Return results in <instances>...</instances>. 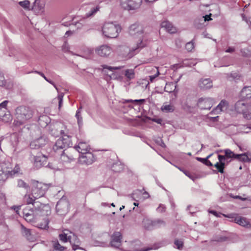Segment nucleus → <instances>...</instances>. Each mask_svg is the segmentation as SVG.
<instances>
[{"mask_svg":"<svg viewBox=\"0 0 251 251\" xmlns=\"http://www.w3.org/2000/svg\"><path fill=\"white\" fill-rule=\"evenodd\" d=\"M51 213V208L49 204L39 201L35 202L33 206H25L23 211V217L28 222L40 229L49 228V219L48 216Z\"/></svg>","mask_w":251,"mask_h":251,"instance_id":"1","label":"nucleus"},{"mask_svg":"<svg viewBox=\"0 0 251 251\" xmlns=\"http://www.w3.org/2000/svg\"><path fill=\"white\" fill-rule=\"evenodd\" d=\"M33 116V111L29 107L22 105L15 109V117L17 125H21L25 123Z\"/></svg>","mask_w":251,"mask_h":251,"instance_id":"2","label":"nucleus"},{"mask_svg":"<svg viewBox=\"0 0 251 251\" xmlns=\"http://www.w3.org/2000/svg\"><path fill=\"white\" fill-rule=\"evenodd\" d=\"M30 185L32 195L38 199L44 196L50 187L49 184L34 179L31 180Z\"/></svg>","mask_w":251,"mask_h":251,"instance_id":"3","label":"nucleus"},{"mask_svg":"<svg viewBox=\"0 0 251 251\" xmlns=\"http://www.w3.org/2000/svg\"><path fill=\"white\" fill-rule=\"evenodd\" d=\"M102 33L107 38H115L121 31V27L113 22L105 23L102 27Z\"/></svg>","mask_w":251,"mask_h":251,"instance_id":"4","label":"nucleus"},{"mask_svg":"<svg viewBox=\"0 0 251 251\" xmlns=\"http://www.w3.org/2000/svg\"><path fill=\"white\" fill-rule=\"evenodd\" d=\"M236 110L242 113L244 118L251 119V103H245L242 100L237 101L235 105Z\"/></svg>","mask_w":251,"mask_h":251,"instance_id":"5","label":"nucleus"},{"mask_svg":"<svg viewBox=\"0 0 251 251\" xmlns=\"http://www.w3.org/2000/svg\"><path fill=\"white\" fill-rule=\"evenodd\" d=\"M71 145H72L71 137L67 135L62 134V137L56 141L55 144L53 147V149L55 151H57L60 149H63L68 147Z\"/></svg>","mask_w":251,"mask_h":251,"instance_id":"6","label":"nucleus"},{"mask_svg":"<svg viewBox=\"0 0 251 251\" xmlns=\"http://www.w3.org/2000/svg\"><path fill=\"white\" fill-rule=\"evenodd\" d=\"M142 1V0H121V5L125 10H134L139 7Z\"/></svg>","mask_w":251,"mask_h":251,"instance_id":"7","label":"nucleus"},{"mask_svg":"<svg viewBox=\"0 0 251 251\" xmlns=\"http://www.w3.org/2000/svg\"><path fill=\"white\" fill-rule=\"evenodd\" d=\"M112 48L106 45H101L95 49V52L98 55L106 57L109 56L112 52Z\"/></svg>","mask_w":251,"mask_h":251,"instance_id":"8","label":"nucleus"},{"mask_svg":"<svg viewBox=\"0 0 251 251\" xmlns=\"http://www.w3.org/2000/svg\"><path fill=\"white\" fill-rule=\"evenodd\" d=\"M214 103V100L209 98H201L197 105L201 109H210Z\"/></svg>","mask_w":251,"mask_h":251,"instance_id":"9","label":"nucleus"},{"mask_svg":"<svg viewBox=\"0 0 251 251\" xmlns=\"http://www.w3.org/2000/svg\"><path fill=\"white\" fill-rule=\"evenodd\" d=\"M228 102L225 100H222L219 104L214 108L210 112V114L217 115L221 113L222 112L226 111L228 108Z\"/></svg>","mask_w":251,"mask_h":251,"instance_id":"10","label":"nucleus"},{"mask_svg":"<svg viewBox=\"0 0 251 251\" xmlns=\"http://www.w3.org/2000/svg\"><path fill=\"white\" fill-rule=\"evenodd\" d=\"M129 33L132 36H140L143 34V27L139 24H134L129 28Z\"/></svg>","mask_w":251,"mask_h":251,"instance_id":"11","label":"nucleus"},{"mask_svg":"<svg viewBox=\"0 0 251 251\" xmlns=\"http://www.w3.org/2000/svg\"><path fill=\"white\" fill-rule=\"evenodd\" d=\"M48 143V140L44 137L35 139L30 144V147L32 149H36L44 146Z\"/></svg>","mask_w":251,"mask_h":251,"instance_id":"12","label":"nucleus"},{"mask_svg":"<svg viewBox=\"0 0 251 251\" xmlns=\"http://www.w3.org/2000/svg\"><path fill=\"white\" fill-rule=\"evenodd\" d=\"M75 149L76 151L81 153L82 155L90 152V147L88 144L85 142H80L78 145L75 147Z\"/></svg>","mask_w":251,"mask_h":251,"instance_id":"13","label":"nucleus"},{"mask_svg":"<svg viewBox=\"0 0 251 251\" xmlns=\"http://www.w3.org/2000/svg\"><path fill=\"white\" fill-rule=\"evenodd\" d=\"M95 158L93 153L88 152L79 156V162L82 164H91L94 161Z\"/></svg>","mask_w":251,"mask_h":251,"instance_id":"14","label":"nucleus"},{"mask_svg":"<svg viewBox=\"0 0 251 251\" xmlns=\"http://www.w3.org/2000/svg\"><path fill=\"white\" fill-rule=\"evenodd\" d=\"M142 39L140 38L138 40L136 38L134 39V42H136V44L135 46H133L131 47L132 51H135L147 46L148 41L144 38V35H142Z\"/></svg>","mask_w":251,"mask_h":251,"instance_id":"15","label":"nucleus"},{"mask_svg":"<svg viewBox=\"0 0 251 251\" xmlns=\"http://www.w3.org/2000/svg\"><path fill=\"white\" fill-rule=\"evenodd\" d=\"M122 234L119 232H116L113 233L111 237L110 244L111 246L114 247H119L121 246Z\"/></svg>","mask_w":251,"mask_h":251,"instance_id":"16","label":"nucleus"},{"mask_svg":"<svg viewBox=\"0 0 251 251\" xmlns=\"http://www.w3.org/2000/svg\"><path fill=\"white\" fill-rule=\"evenodd\" d=\"M69 242L72 245V248L74 251H75L77 249L83 250L82 248L79 247L80 245V241L78 237L74 234L73 233Z\"/></svg>","mask_w":251,"mask_h":251,"instance_id":"17","label":"nucleus"},{"mask_svg":"<svg viewBox=\"0 0 251 251\" xmlns=\"http://www.w3.org/2000/svg\"><path fill=\"white\" fill-rule=\"evenodd\" d=\"M161 26L164 28L170 33H175L176 32V28L173 25L172 23L168 21H165L161 23Z\"/></svg>","mask_w":251,"mask_h":251,"instance_id":"18","label":"nucleus"},{"mask_svg":"<svg viewBox=\"0 0 251 251\" xmlns=\"http://www.w3.org/2000/svg\"><path fill=\"white\" fill-rule=\"evenodd\" d=\"M143 224L144 226V227L147 229H151L153 227H155L157 226V224L159 223H161L162 224H164V222L163 221H152L149 219H144L143 220Z\"/></svg>","mask_w":251,"mask_h":251,"instance_id":"19","label":"nucleus"},{"mask_svg":"<svg viewBox=\"0 0 251 251\" xmlns=\"http://www.w3.org/2000/svg\"><path fill=\"white\" fill-rule=\"evenodd\" d=\"M44 5L38 0L35 1L32 7V10L37 14H42L44 12Z\"/></svg>","mask_w":251,"mask_h":251,"instance_id":"20","label":"nucleus"},{"mask_svg":"<svg viewBox=\"0 0 251 251\" xmlns=\"http://www.w3.org/2000/svg\"><path fill=\"white\" fill-rule=\"evenodd\" d=\"M199 85L202 89H207L212 87V82L209 78L201 79L199 81Z\"/></svg>","mask_w":251,"mask_h":251,"instance_id":"21","label":"nucleus"},{"mask_svg":"<svg viewBox=\"0 0 251 251\" xmlns=\"http://www.w3.org/2000/svg\"><path fill=\"white\" fill-rule=\"evenodd\" d=\"M73 233L67 229H65L63 231V233L59 235V238L60 241L66 243L68 241H69L71 239Z\"/></svg>","mask_w":251,"mask_h":251,"instance_id":"22","label":"nucleus"},{"mask_svg":"<svg viewBox=\"0 0 251 251\" xmlns=\"http://www.w3.org/2000/svg\"><path fill=\"white\" fill-rule=\"evenodd\" d=\"M240 97L243 99L251 98V86H246L243 88L240 93Z\"/></svg>","mask_w":251,"mask_h":251,"instance_id":"23","label":"nucleus"},{"mask_svg":"<svg viewBox=\"0 0 251 251\" xmlns=\"http://www.w3.org/2000/svg\"><path fill=\"white\" fill-rule=\"evenodd\" d=\"M235 222L238 225L247 227H251V225L248 220L243 217H237L234 219Z\"/></svg>","mask_w":251,"mask_h":251,"instance_id":"24","label":"nucleus"},{"mask_svg":"<svg viewBox=\"0 0 251 251\" xmlns=\"http://www.w3.org/2000/svg\"><path fill=\"white\" fill-rule=\"evenodd\" d=\"M46 160L47 157L42 154H40L34 157V165L40 167L46 162Z\"/></svg>","mask_w":251,"mask_h":251,"instance_id":"25","label":"nucleus"},{"mask_svg":"<svg viewBox=\"0 0 251 251\" xmlns=\"http://www.w3.org/2000/svg\"><path fill=\"white\" fill-rule=\"evenodd\" d=\"M8 103L7 100H5L0 104V118L4 117L5 116H8L9 119L10 115L9 114H6L7 111L6 105Z\"/></svg>","mask_w":251,"mask_h":251,"instance_id":"26","label":"nucleus"},{"mask_svg":"<svg viewBox=\"0 0 251 251\" xmlns=\"http://www.w3.org/2000/svg\"><path fill=\"white\" fill-rule=\"evenodd\" d=\"M65 153L68 156L70 159L72 161L74 160L77 156V152L74 148H69L68 149L64 150Z\"/></svg>","mask_w":251,"mask_h":251,"instance_id":"27","label":"nucleus"},{"mask_svg":"<svg viewBox=\"0 0 251 251\" xmlns=\"http://www.w3.org/2000/svg\"><path fill=\"white\" fill-rule=\"evenodd\" d=\"M38 198H34V196L31 194H26L24 196V201L26 202L27 204H32V206H33V204L35 202H36L35 200Z\"/></svg>","mask_w":251,"mask_h":251,"instance_id":"28","label":"nucleus"},{"mask_svg":"<svg viewBox=\"0 0 251 251\" xmlns=\"http://www.w3.org/2000/svg\"><path fill=\"white\" fill-rule=\"evenodd\" d=\"M23 234L26 239L29 241H32L33 237L32 236L30 229L25 227L23 226H22Z\"/></svg>","mask_w":251,"mask_h":251,"instance_id":"29","label":"nucleus"},{"mask_svg":"<svg viewBox=\"0 0 251 251\" xmlns=\"http://www.w3.org/2000/svg\"><path fill=\"white\" fill-rule=\"evenodd\" d=\"M20 168L18 165H16L15 167L14 168L13 170L11 171H8L7 172H3L2 173H5V176H6V178L8 177L9 176H12L20 172Z\"/></svg>","mask_w":251,"mask_h":251,"instance_id":"30","label":"nucleus"},{"mask_svg":"<svg viewBox=\"0 0 251 251\" xmlns=\"http://www.w3.org/2000/svg\"><path fill=\"white\" fill-rule=\"evenodd\" d=\"M49 118L47 116H41L39 119V123L42 126H46L49 123Z\"/></svg>","mask_w":251,"mask_h":251,"instance_id":"31","label":"nucleus"},{"mask_svg":"<svg viewBox=\"0 0 251 251\" xmlns=\"http://www.w3.org/2000/svg\"><path fill=\"white\" fill-rule=\"evenodd\" d=\"M64 207V208L65 209V211H66L67 210V207H68V203L67 202H65L63 201H59L57 203V204L56 205V209L58 212H60V210H61L62 207Z\"/></svg>","mask_w":251,"mask_h":251,"instance_id":"32","label":"nucleus"},{"mask_svg":"<svg viewBox=\"0 0 251 251\" xmlns=\"http://www.w3.org/2000/svg\"><path fill=\"white\" fill-rule=\"evenodd\" d=\"M100 8V7L99 5H97L95 7L91 8L90 9V10L89 12H88L87 13H86V15H85L86 17L88 18L92 16H93L94 15H95L96 13L97 12L99 11Z\"/></svg>","mask_w":251,"mask_h":251,"instance_id":"33","label":"nucleus"},{"mask_svg":"<svg viewBox=\"0 0 251 251\" xmlns=\"http://www.w3.org/2000/svg\"><path fill=\"white\" fill-rule=\"evenodd\" d=\"M125 75L129 79H133L135 76L134 71L132 69H127L125 71Z\"/></svg>","mask_w":251,"mask_h":251,"instance_id":"34","label":"nucleus"},{"mask_svg":"<svg viewBox=\"0 0 251 251\" xmlns=\"http://www.w3.org/2000/svg\"><path fill=\"white\" fill-rule=\"evenodd\" d=\"M236 159L242 162H247L249 160L248 155L246 153L237 154Z\"/></svg>","mask_w":251,"mask_h":251,"instance_id":"35","label":"nucleus"},{"mask_svg":"<svg viewBox=\"0 0 251 251\" xmlns=\"http://www.w3.org/2000/svg\"><path fill=\"white\" fill-rule=\"evenodd\" d=\"M225 156L226 158L236 159V154H235L229 149H226L224 151Z\"/></svg>","mask_w":251,"mask_h":251,"instance_id":"36","label":"nucleus"},{"mask_svg":"<svg viewBox=\"0 0 251 251\" xmlns=\"http://www.w3.org/2000/svg\"><path fill=\"white\" fill-rule=\"evenodd\" d=\"M225 166V164H224L223 163H220L219 162H217L214 165V167L215 168H216V169L218 170V171L221 173H224Z\"/></svg>","mask_w":251,"mask_h":251,"instance_id":"37","label":"nucleus"},{"mask_svg":"<svg viewBox=\"0 0 251 251\" xmlns=\"http://www.w3.org/2000/svg\"><path fill=\"white\" fill-rule=\"evenodd\" d=\"M161 109L163 111L170 112L174 111V107L171 104L165 105L161 107Z\"/></svg>","mask_w":251,"mask_h":251,"instance_id":"38","label":"nucleus"},{"mask_svg":"<svg viewBox=\"0 0 251 251\" xmlns=\"http://www.w3.org/2000/svg\"><path fill=\"white\" fill-rule=\"evenodd\" d=\"M17 185L19 187H22L25 189H28L29 188L28 184L22 179L18 180Z\"/></svg>","mask_w":251,"mask_h":251,"instance_id":"39","label":"nucleus"},{"mask_svg":"<svg viewBox=\"0 0 251 251\" xmlns=\"http://www.w3.org/2000/svg\"><path fill=\"white\" fill-rule=\"evenodd\" d=\"M53 248L58 251H64L66 249V248L61 246L58 241L53 244Z\"/></svg>","mask_w":251,"mask_h":251,"instance_id":"40","label":"nucleus"},{"mask_svg":"<svg viewBox=\"0 0 251 251\" xmlns=\"http://www.w3.org/2000/svg\"><path fill=\"white\" fill-rule=\"evenodd\" d=\"M60 159L62 162H69L72 161V160L70 159L68 156L66 155L65 150L63 151V153L61 155Z\"/></svg>","mask_w":251,"mask_h":251,"instance_id":"41","label":"nucleus"},{"mask_svg":"<svg viewBox=\"0 0 251 251\" xmlns=\"http://www.w3.org/2000/svg\"><path fill=\"white\" fill-rule=\"evenodd\" d=\"M19 4L20 6L24 8L25 9H29L30 2L27 0H25L22 1H20Z\"/></svg>","mask_w":251,"mask_h":251,"instance_id":"42","label":"nucleus"},{"mask_svg":"<svg viewBox=\"0 0 251 251\" xmlns=\"http://www.w3.org/2000/svg\"><path fill=\"white\" fill-rule=\"evenodd\" d=\"M6 81L2 72L0 71V86H4L6 84Z\"/></svg>","mask_w":251,"mask_h":251,"instance_id":"43","label":"nucleus"},{"mask_svg":"<svg viewBox=\"0 0 251 251\" xmlns=\"http://www.w3.org/2000/svg\"><path fill=\"white\" fill-rule=\"evenodd\" d=\"M101 67H102L103 69H107L111 71H113V70H120L122 68V67H121V66L111 67V66H108L106 65H103L101 66Z\"/></svg>","mask_w":251,"mask_h":251,"instance_id":"44","label":"nucleus"},{"mask_svg":"<svg viewBox=\"0 0 251 251\" xmlns=\"http://www.w3.org/2000/svg\"><path fill=\"white\" fill-rule=\"evenodd\" d=\"M185 48L188 51H191L194 48V43L192 41L187 43L185 45Z\"/></svg>","mask_w":251,"mask_h":251,"instance_id":"45","label":"nucleus"},{"mask_svg":"<svg viewBox=\"0 0 251 251\" xmlns=\"http://www.w3.org/2000/svg\"><path fill=\"white\" fill-rule=\"evenodd\" d=\"M93 53V51L91 50L87 49L84 54V57L86 58H90L92 56V54Z\"/></svg>","mask_w":251,"mask_h":251,"instance_id":"46","label":"nucleus"},{"mask_svg":"<svg viewBox=\"0 0 251 251\" xmlns=\"http://www.w3.org/2000/svg\"><path fill=\"white\" fill-rule=\"evenodd\" d=\"M188 104H189V102L187 101H186L185 102H183L182 103V105L184 109L189 111L191 109V106L189 105Z\"/></svg>","mask_w":251,"mask_h":251,"instance_id":"47","label":"nucleus"},{"mask_svg":"<svg viewBox=\"0 0 251 251\" xmlns=\"http://www.w3.org/2000/svg\"><path fill=\"white\" fill-rule=\"evenodd\" d=\"M75 117L77 119V122L78 124H80L82 122V118L81 116L80 111L79 110H77L76 113L75 114Z\"/></svg>","mask_w":251,"mask_h":251,"instance_id":"48","label":"nucleus"},{"mask_svg":"<svg viewBox=\"0 0 251 251\" xmlns=\"http://www.w3.org/2000/svg\"><path fill=\"white\" fill-rule=\"evenodd\" d=\"M160 73L158 70L156 68V73L155 75L150 76V80L151 82H152L154 79L159 75Z\"/></svg>","mask_w":251,"mask_h":251,"instance_id":"49","label":"nucleus"},{"mask_svg":"<svg viewBox=\"0 0 251 251\" xmlns=\"http://www.w3.org/2000/svg\"><path fill=\"white\" fill-rule=\"evenodd\" d=\"M175 244L177 248L178 249H180L183 247V242L180 240H176L175 242Z\"/></svg>","mask_w":251,"mask_h":251,"instance_id":"50","label":"nucleus"},{"mask_svg":"<svg viewBox=\"0 0 251 251\" xmlns=\"http://www.w3.org/2000/svg\"><path fill=\"white\" fill-rule=\"evenodd\" d=\"M63 96L62 95H58V96L57 97V99L58 100V103H59V104H58L59 109H60V108L62 106V104L63 103Z\"/></svg>","mask_w":251,"mask_h":251,"instance_id":"51","label":"nucleus"},{"mask_svg":"<svg viewBox=\"0 0 251 251\" xmlns=\"http://www.w3.org/2000/svg\"><path fill=\"white\" fill-rule=\"evenodd\" d=\"M211 155H212V154H209L205 158H201V157H197V159L198 161H199L203 163V164H204V163L206 161L207 159H209L211 157Z\"/></svg>","mask_w":251,"mask_h":251,"instance_id":"52","label":"nucleus"},{"mask_svg":"<svg viewBox=\"0 0 251 251\" xmlns=\"http://www.w3.org/2000/svg\"><path fill=\"white\" fill-rule=\"evenodd\" d=\"M226 158L225 155H218V160H219V163H223L224 164H225V159Z\"/></svg>","mask_w":251,"mask_h":251,"instance_id":"53","label":"nucleus"},{"mask_svg":"<svg viewBox=\"0 0 251 251\" xmlns=\"http://www.w3.org/2000/svg\"><path fill=\"white\" fill-rule=\"evenodd\" d=\"M62 50L64 51L67 52L69 51V45L66 42H65L63 45L62 46Z\"/></svg>","mask_w":251,"mask_h":251,"instance_id":"54","label":"nucleus"},{"mask_svg":"<svg viewBox=\"0 0 251 251\" xmlns=\"http://www.w3.org/2000/svg\"><path fill=\"white\" fill-rule=\"evenodd\" d=\"M183 172L186 175V176H188L191 179L194 180L195 177H194V176L192 174H191V173L190 172H189L187 171H185Z\"/></svg>","mask_w":251,"mask_h":251,"instance_id":"55","label":"nucleus"},{"mask_svg":"<svg viewBox=\"0 0 251 251\" xmlns=\"http://www.w3.org/2000/svg\"><path fill=\"white\" fill-rule=\"evenodd\" d=\"M129 101L132 102H138L140 104H142L145 101V99H140V100H130Z\"/></svg>","mask_w":251,"mask_h":251,"instance_id":"56","label":"nucleus"},{"mask_svg":"<svg viewBox=\"0 0 251 251\" xmlns=\"http://www.w3.org/2000/svg\"><path fill=\"white\" fill-rule=\"evenodd\" d=\"M21 205L19 206H13L11 207L12 209H14L17 214H19V211L21 209Z\"/></svg>","mask_w":251,"mask_h":251,"instance_id":"57","label":"nucleus"},{"mask_svg":"<svg viewBox=\"0 0 251 251\" xmlns=\"http://www.w3.org/2000/svg\"><path fill=\"white\" fill-rule=\"evenodd\" d=\"M242 19L243 21H245L247 23H250L251 25V18L249 19L248 20L247 18L245 16L244 14L242 15Z\"/></svg>","mask_w":251,"mask_h":251,"instance_id":"58","label":"nucleus"},{"mask_svg":"<svg viewBox=\"0 0 251 251\" xmlns=\"http://www.w3.org/2000/svg\"><path fill=\"white\" fill-rule=\"evenodd\" d=\"M211 14H210L209 15H205V16H203V18H204L205 21H209L212 20L211 18Z\"/></svg>","mask_w":251,"mask_h":251,"instance_id":"59","label":"nucleus"},{"mask_svg":"<svg viewBox=\"0 0 251 251\" xmlns=\"http://www.w3.org/2000/svg\"><path fill=\"white\" fill-rule=\"evenodd\" d=\"M152 121L157 123V124H161V122H162V120L161 119H156V118H154V119H152Z\"/></svg>","mask_w":251,"mask_h":251,"instance_id":"60","label":"nucleus"},{"mask_svg":"<svg viewBox=\"0 0 251 251\" xmlns=\"http://www.w3.org/2000/svg\"><path fill=\"white\" fill-rule=\"evenodd\" d=\"M204 164L209 167L213 166V164L208 160V159H207L206 161L204 163Z\"/></svg>","mask_w":251,"mask_h":251,"instance_id":"61","label":"nucleus"},{"mask_svg":"<svg viewBox=\"0 0 251 251\" xmlns=\"http://www.w3.org/2000/svg\"><path fill=\"white\" fill-rule=\"evenodd\" d=\"M157 248H147L144 250H137V251H148L152 249H156Z\"/></svg>","mask_w":251,"mask_h":251,"instance_id":"62","label":"nucleus"},{"mask_svg":"<svg viewBox=\"0 0 251 251\" xmlns=\"http://www.w3.org/2000/svg\"><path fill=\"white\" fill-rule=\"evenodd\" d=\"M235 199H240L242 201H246L247 200V198H242V197L240 196H236L235 197H234Z\"/></svg>","mask_w":251,"mask_h":251,"instance_id":"63","label":"nucleus"},{"mask_svg":"<svg viewBox=\"0 0 251 251\" xmlns=\"http://www.w3.org/2000/svg\"><path fill=\"white\" fill-rule=\"evenodd\" d=\"M234 51V49L233 48H229L228 49L226 50V52H232Z\"/></svg>","mask_w":251,"mask_h":251,"instance_id":"64","label":"nucleus"}]
</instances>
